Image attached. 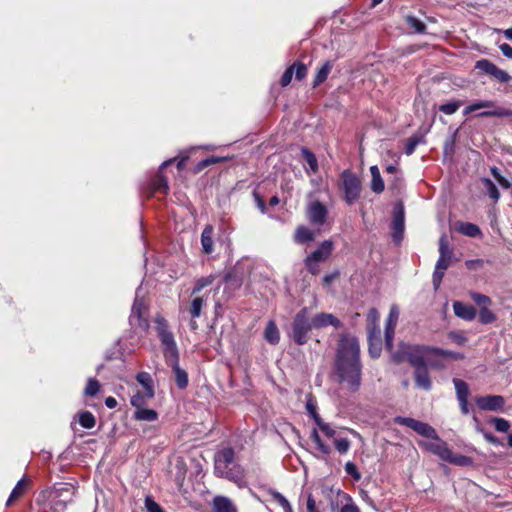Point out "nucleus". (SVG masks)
Returning a JSON list of instances; mask_svg holds the SVG:
<instances>
[{
    "label": "nucleus",
    "mask_w": 512,
    "mask_h": 512,
    "mask_svg": "<svg viewBox=\"0 0 512 512\" xmlns=\"http://www.w3.org/2000/svg\"><path fill=\"white\" fill-rule=\"evenodd\" d=\"M344 469H345V472L348 475H350L354 480L359 481L361 479V474L353 462H351V461L346 462Z\"/></svg>",
    "instance_id": "13d9d810"
},
{
    "label": "nucleus",
    "mask_w": 512,
    "mask_h": 512,
    "mask_svg": "<svg viewBox=\"0 0 512 512\" xmlns=\"http://www.w3.org/2000/svg\"><path fill=\"white\" fill-rule=\"evenodd\" d=\"M405 23L406 25L413 30L414 33L417 34H425L427 27L426 25L418 19L416 16L413 15H407L405 17Z\"/></svg>",
    "instance_id": "72a5a7b5"
},
{
    "label": "nucleus",
    "mask_w": 512,
    "mask_h": 512,
    "mask_svg": "<svg viewBox=\"0 0 512 512\" xmlns=\"http://www.w3.org/2000/svg\"><path fill=\"white\" fill-rule=\"evenodd\" d=\"M213 280H214L213 276L200 278L199 280H197L196 285L193 288L192 294L194 295V294L199 293L203 288L211 285L213 283Z\"/></svg>",
    "instance_id": "864d4df0"
},
{
    "label": "nucleus",
    "mask_w": 512,
    "mask_h": 512,
    "mask_svg": "<svg viewBox=\"0 0 512 512\" xmlns=\"http://www.w3.org/2000/svg\"><path fill=\"white\" fill-rule=\"evenodd\" d=\"M213 234V226L210 224L206 225L201 233V245L204 254L209 255L214 251Z\"/></svg>",
    "instance_id": "b1692460"
},
{
    "label": "nucleus",
    "mask_w": 512,
    "mask_h": 512,
    "mask_svg": "<svg viewBox=\"0 0 512 512\" xmlns=\"http://www.w3.org/2000/svg\"><path fill=\"white\" fill-rule=\"evenodd\" d=\"M432 441H421L419 445L426 451L438 456L441 460L446 461L450 448L447 443L437 434V438H431Z\"/></svg>",
    "instance_id": "ddd939ff"
},
{
    "label": "nucleus",
    "mask_w": 512,
    "mask_h": 512,
    "mask_svg": "<svg viewBox=\"0 0 512 512\" xmlns=\"http://www.w3.org/2000/svg\"><path fill=\"white\" fill-rule=\"evenodd\" d=\"M174 160L175 159H169L161 164L158 173L153 177L151 181L152 193H159L163 195L168 194L170 188L167 178L162 174V170L174 163Z\"/></svg>",
    "instance_id": "2eb2a0df"
},
{
    "label": "nucleus",
    "mask_w": 512,
    "mask_h": 512,
    "mask_svg": "<svg viewBox=\"0 0 512 512\" xmlns=\"http://www.w3.org/2000/svg\"><path fill=\"white\" fill-rule=\"evenodd\" d=\"M215 474L234 482L238 487L246 486L242 468L235 462V452L231 447H226L215 454Z\"/></svg>",
    "instance_id": "7ed1b4c3"
},
{
    "label": "nucleus",
    "mask_w": 512,
    "mask_h": 512,
    "mask_svg": "<svg viewBox=\"0 0 512 512\" xmlns=\"http://www.w3.org/2000/svg\"><path fill=\"white\" fill-rule=\"evenodd\" d=\"M316 425L327 437H334L336 434V431L328 423H325L321 417H317Z\"/></svg>",
    "instance_id": "5fc2aeb1"
},
{
    "label": "nucleus",
    "mask_w": 512,
    "mask_h": 512,
    "mask_svg": "<svg viewBox=\"0 0 512 512\" xmlns=\"http://www.w3.org/2000/svg\"><path fill=\"white\" fill-rule=\"evenodd\" d=\"M333 251V242L331 240H325L321 242L318 248L313 251L308 257L311 260H315L317 262L326 261Z\"/></svg>",
    "instance_id": "412c9836"
},
{
    "label": "nucleus",
    "mask_w": 512,
    "mask_h": 512,
    "mask_svg": "<svg viewBox=\"0 0 512 512\" xmlns=\"http://www.w3.org/2000/svg\"><path fill=\"white\" fill-rule=\"evenodd\" d=\"M269 494L271 495L272 499L276 501L282 508H289L290 502L280 492L271 489Z\"/></svg>",
    "instance_id": "4d7b16f0"
},
{
    "label": "nucleus",
    "mask_w": 512,
    "mask_h": 512,
    "mask_svg": "<svg viewBox=\"0 0 512 512\" xmlns=\"http://www.w3.org/2000/svg\"><path fill=\"white\" fill-rule=\"evenodd\" d=\"M152 398L153 397H148L146 395V392L137 391L134 395H132L130 403L135 408V410H138L140 408L145 407L147 402Z\"/></svg>",
    "instance_id": "ea45409f"
},
{
    "label": "nucleus",
    "mask_w": 512,
    "mask_h": 512,
    "mask_svg": "<svg viewBox=\"0 0 512 512\" xmlns=\"http://www.w3.org/2000/svg\"><path fill=\"white\" fill-rule=\"evenodd\" d=\"M306 216L312 225L322 226L327 221L328 209L322 202L315 200L308 204Z\"/></svg>",
    "instance_id": "9b49d317"
},
{
    "label": "nucleus",
    "mask_w": 512,
    "mask_h": 512,
    "mask_svg": "<svg viewBox=\"0 0 512 512\" xmlns=\"http://www.w3.org/2000/svg\"><path fill=\"white\" fill-rule=\"evenodd\" d=\"M25 487H26V484H25V481L24 479H21L18 481V483L16 484V486L13 488L7 502H6V506H10L11 503L21 497L24 493V490H25Z\"/></svg>",
    "instance_id": "79ce46f5"
},
{
    "label": "nucleus",
    "mask_w": 512,
    "mask_h": 512,
    "mask_svg": "<svg viewBox=\"0 0 512 512\" xmlns=\"http://www.w3.org/2000/svg\"><path fill=\"white\" fill-rule=\"evenodd\" d=\"M458 401L468 400L470 392L467 383L461 379H453Z\"/></svg>",
    "instance_id": "c9c22d12"
},
{
    "label": "nucleus",
    "mask_w": 512,
    "mask_h": 512,
    "mask_svg": "<svg viewBox=\"0 0 512 512\" xmlns=\"http://www.w3.org/2000/svg\"><path fill=\"white\" fill-rule=\"evenodd\" d=\"M422 142H424V136L422 134H413L405 142V154L408 156L412 155L416 147Z\"/></svg>",
    "instance_id": "4c0bfd02"
},
{
    "label": "nucleus",
    "mask_w": 512,
    "mask_h": 512,
    "mask_svg": "<svg viewBox=\"0 0 512 512\" xmlns=\"http://www.w3.org/2000/svg\"><path fill=\"white\" fill-rule=\"evenodd\" d=\"M475 69L493 77L500 83H508L512 79V77L506 71L500 69L488 59L478 60L475 63Z\"/></svg>",
    "instance_id": "1a4fd4ad"
},
{
    "label": "nucleus",
    "mask_w": 512,
    "mask_h": 512,
    "mask_svg": "<svg viewBox=\"0 0 512 512\" xmlns=\"http://www.w3.org/2000/svg\"><path fill=\"white\" fill-rule=\"evenodd\" d=\"M446 462H448L450 464L457 465V466L466 467V466L472 465L473 460L469 456H465L462 454H455L452 452V450H450L449 455L446 459Z\"/></svg>",
    "instance_id": "f704fd0d"
},
{
    "label": "nucleus",
    "mask_w": 512,
    "mask_h": 512,
    "mask_svg": "<svg viewBox=\"0 0 512 512\" xmlns=\"http://www.w3.org/2000/svg\"><path fill=\"white\" fill-rule=\"evenodd\" d=\"M341 189L344 192V201L348 205L355 203L361 195L362 184L359 177L350 169H345L341 175Z\"/></svg>",
    "instance_id": "20e7f679"
},
{
    "label": "nucleus",
    "mask_w": 512,
    "mask_h": 512,
    "mask_svg": "<svg viewBox=\"0 0 512 512\" xmlns=\"http://www.w3.org/2000/svg\"><path fill=\"white\" fill-rule=\"evenodd\" d=\"M471 298L480 309L482 307H489L491 305V299L484 294L472 292Z\"/></svg>",
    "instance_id": "8fccbe9b"
},
{
    "label": "nucleus",
    "mask_w": 512,
    "mask_h": 512,
    "mask_svg": "<svg viewBox=\"0 0 512 512\" xmlns=\"http://www.w3.org/2000/svg\"><path fill=\"white\" fill-rule=\"evenodd\" d=\"M224 283L229 289L236 290L242 285L243 277L237 269H233L225 274Z\"/></svg>",
    "instance_id": "7c9ffc66"
},
{
    "label": "nucleus",
    "mask_w": 512,
    "mask_h": 512,
    "mask_svg": "<svg viewBox=\"0 0 512 512\" xmlns=\"http://www.w3.org/2000/svg\"><path fill=\"white\" fill-rule=\"evenodd\" d=\"M304 264L307 271L312 275H317L320 271L318 262L311 260L308 256L304 259Z\"/></svg>",
    "instance_id": "e2e57ef3"
},
{
    "label": "nucleus",
    "mask_w": 512,
    "mask_h": 512,
    "mask_svg": "<svg viewBox=\"0 0 512 512\" xmlns=\"http://www.w3.org/2000/svg\"><path fill=\"white\" fill-rule=\"evenodd\" d=\"M439 259L437 260V269H448L451 263L453 252L449 248L446 236L443 235L439 240Z\"/></svg>",
    "instance_id": "f3484780"
},
{
    "label": "nucleus",
    "mask_w": 512,
    "mask_h": 512,
    "mask_svg": "<svg viewBox=\"0 0 512 512\" xmlns=\"http://www.w3.org/2000/svg\"><path fill=\"white\" fill-rule=\"evenodd\" d=\"M333 69V62L332 61H325L322 66L317 70L314 79H313V88H316L320 86L322 83H324L329 74L331 73Z\"/></svg>",
    "instance_id": "a878e982"
},
{
    "label": "nucleus",
    "mask_w": 512,
    "mask_h": 512,
    "mask_svg": "<svg viewBox=\"0 0 512 512\" xmlns=\"http://www.w3.org/2000/svg\"><path fill=\"white\" fill-rule=\"evenodd\" d=\"M95 417L89 411L81 412L79 415V424L86 429H91L95 426Z\"/></svg>",
    "instance_id": "37998d69"
},
{
    "label": "nucleus",
    "mask_w": 512,
    "mask_h": 512,
    "mask_svg": "<svg viewBox=\"0 0 512 512\" xmlns=\"http://www.w3.org/2000/svg\"><path fill=\"white\" fill-rule=\"evenodd\" d=\"M166 363L172 368L177 387L185 389L188 386L189 379L187 372L179 366V358L167 360Z\"/></svg>",
    "instance_id": "aec40b11"
},
{
    "label": "nucleus",
    "mask_w": 512,
    "mask_h": 512,
    "mask_svg": "<svg viewBox=\"0 0 512 512\" xmlns=\"http://www.w3.org/2000/svg\"><path fill=\"white\" fill-rule=\"evenodd\" d=\"M100 390L99 382L94 378H89L87 381V385L84 389V394L89 397H93L97 395Z\"/></svg>",
    "instance_id": "49530a36"
},
{
    "label": "nucleus",
    "mask_w": 512,
    "mask_h": 512,
    "mask_svg": "<svg viewBox=\"0 0 512 512\" xmlns=\"http://www.w3.org/2000/svg\"><path fill=\"white\" fill-rule=\"evenodd\" d=\"M265 339L270 344H277L280 340L279 330L275 325V322H268L265 329Z\"/></svg>",
    "instance_id": "58836bf2"
},
{
    "label": "nucleus",
    "mask_w": 512,
    "mask_h": 512,
    "mask_svg": "<svg viewBox=\"0 0 512 512\" xmlns=\"http://www.w3.org/2000/svg\"><path fill=\"white\" fill-rule=\"evenodd\" d=\"M396 323L397 322H387L385 327V346L387 350H389L391 353L393 348V339L395 335V329H396Z\"/></svg>",
    "instance_id": "a19ab883"
},
{
    "label": "nucleus",
    "mask_w": 512,
    "mask_h": 512,
    "mask_svg": "<svg viewBox=\"0 0 512 512\" xmlns=\"http://www.w3.org/2000/svg\"><path fill=\"white\" fill-rule=\"evenodd\" d=\"M428 367H430V365L420 366L415 368L414 371L415 386L425 391H430L432 388Z\"/></svg>",
    "instance_id": "6ab92c4d"
},
{
    "label": "nucleus",
    "mask_w": 512,
    "mask_h": 512,
    "mask_svg": "<svg viewBox=\"0 0 512 512\" xmlns=\"http://www.w3.org/2000/svg\"><path fill=\"white\" fill-rule=\"evenodd\" d=\"M433 346L410 345L401 343L399 348L392 352V360L395 363L407 361L415 368L430 365L432 368L440 369L443 367L441 363L431 360L433 355Z\"/></svg>",
    "instance_id": "f03ea898"
},
{
    "label": "nucleus",
    "mask_w": 512,
    "mask_h": 512,
    "mask_svg": "<svg viewBox=\"0 0 512 512\" xmlns=\"http://www.w3.org/2000/svg\"><path fill=\"white\" fill-rule=\"evenodd\" d=\"M457 231L468 237H481L482 232L479 226L470 222H459L457 224Z\"/></svg>",
    "instance_id": "c85d7f7f"
},
{
    "label": "nucleus",
    "mask_w": 512,
    "mask_h": 512,
    "mask_svg": "<svg viewBox=\"0 0 512 512\" xmlns=\"http://www.w3.org/2000/svg\"><path fill=\"white\" fill-rule=\"evenodd\" d=\"M405 230V211L402 202H398L393 211L392 220V239L396 244H399L403 239Z\"/></svg>",
    "instance_id": "9d476101"
},
{
    "label": "nucleus",
    "mask_w": 512,
    "mask_h": 512,
    "mask_svg": "<svg viewBox=\"0 0 512 512\" xmlns=\"http://www.w3.org/2000/svg\"><path fill=\"white\" fill-rule=\"evenodd\" d=\"M203 307V298L202 297H195L192 299L189 312L193 318L199 317L201 310Z\"/></svg>",
    "instance_id": "a18cd8bd"
},
{
    "label": "nucleus",
    "mask_w": 512,
    "mask_h": 512,
    "mask_svg": "<svg viewBox=\"0 0 512 512\" xmlns=\"http://www.w3.org/2000/svg\"><path fill=\"white\" fill-rule=\"evenodd\" d=\"M212 508L214 512H237L232 501L225 496H216L212 501Z\"/></svg>",
    "instance_id": "393cba45"
},
{
    "label": "nucleus",
    "mask_w": 512,
    "mask_h": 512,
    "mask_svg": "<svg viewBox=\"0 0 512 512\" xmlns=\"http://www.w3.org/2000/svg\"><path fill=\"white\" fill-rule=\"evenodd\" d=\"M334 445L339 453L345 454L350 449L351 443L347 438H339L334 440Z\"/></svg>",
    "instance_id": "6e6d98bb"
},
{
    "label": "nucleus",
    "mask_w": 512,
    "mask_h": 512,
    "mask_svg": "<svg viewBox=\"0 0 512 512\" xmlns=\"http://www.w3.org/2000/svg\"><path fill=\"white\" fill-rule=\"evenodd\" d=\"M368 341L382 342L381 328L376 325V322H371L368 326Z\"/></svg>",
    "instance_id": "de8ad7c7"
},
{
    "label": "nucleus",
    "mask_w": 512,
    "mask_h": 512,
    "mask_svg": "<svg viewBox=\"0 0 512 512\" xmlns=\"http://www.w3.org/2000/svg\"><path fill=\"white\" fill-rule=\"evenodd\" d=\"M491 422L494 424V427L498 432L506 433L510 429L509 421L504 418L494 417L491 419Z\"/></svg>",
    "instance_id": "603ef678"
},
{
    "label": "nucleus",
    "mask_w": 512,
    "mask_h": 512,
    "mask_svg": "<svg viewBox=\"0 0 512 512\" xmlns=\"http://www.w3.org/2000/svg\"><path fill=\"white\" fill-rule=\"evenodd\" d=\"M477 430L481 431L483 433V436L488 443L493 444L495 446L502 445V442L496 436H494L492 433L484 431L482 428H479V427H477Z\"/></svg>",
    "instance_id": "69168bd1"
},
{
    "label": "nucleus",
    "mask_w": 512,
    "mask_h": 512,
    "mask_svg": "<svg viewBox=\"0 0 512 512\" xmlns=\"http://www.w3.org/2000/svg\"><path fill=\"white\" fill-rule=\"evenodd\" d=\"M445 270L446 269H437V266H435V270H434L433 277H432V282H433L434 288L436 290L441 285V282H442L443 277H444Z\"/></svg>",
    "instance_id": "0e129e2a"
},
{
    "label": "nucleus",
    "mask_w": 512,
    "mask_h": 512,
    "mask_svg": "<svg viewBox=\"0 0 512 512\" xmlns=\"http://www.w3.org/2000/svg\"><path fill=\"white\" fill-rule=\"evenodd\" d=\"M461 105V101H451L440 105L439 110L446 115H452L457 112Z\"/></svg>",
    "instance_id": "3c124183"
},
{
    "label": "nucleus",
    "mask_w": 512,
    "mask_h": 512,
    "mask_svg": "<svg viewBox=\"0 0 512 512\" xmlns=\"http://www.w3.org/2000/svg\"><path fill=\"white\" fill-rule=\"evenodd\" d=\"M370 172H371V176H372L371 190L377 194L382 193L385 189V185H384V181L381 177L379 168L376 165L371 166Z\"/></svg>",
    "instance_id": "c756f323"
},
{
    "label": "nucleus",
    "mask_w": 512,
    "mask_h": 512,
    "mask_svg": "<svg viewBox=\"0 0 512 512\" xmlns=\"http://www.w3.org/2000/svg\"><path fill=\"white\" fill-rule=\"evenodd\" d=\"M476 405L483 411H502L505 405V398L501 395L479 396L475 399Z\"/></svg>",
    "instance_id": "4468645a"
},
{
    "label": "nucleus",
    "mask_w": 512,
    "mask_h": 512,
    "mask_svg": "<svg viewBox=\"0 0 512 512\" xmlns=\"http://www.w3.org/2000/svg\"><path fill=\"white\" fill-rule=\"evenodd\" d=\"M433 355L434 356L449 357V358H452V359H455V360H459V359H463L464 358V354H462V353L454 352V351H451V350H444V349H440V348H436V347H434Z\"/></svg>",
    "instance_id": "09e8293b"
},
{
    "label": "nucleus",
    "mask_w": 512,
    "mask_h": 512,
    "mask_svg": "<svg viewBox=\"0 0 512 512\" xmlns=\"http://www.w3.org/2000/svg\"><path fill=\"white\" fill-rule=\"evenodd\" d=\"M454 313L457 317L464 320H474L477 314L476 309L469 304H465L461 301H455L453 303Z\"/></svg>",
    "instance_id": "4be33fe9"
},
{
    "label": "nucleus",
    "mask_w": 512,
    "mask_h": 512,
    "mask_svg": "<svg viewBox=\"0 0 512 512\" xmlns=\"http://www.w3.org/2000/svg\"><path fill=\"white\" fill-rule=\"evenodd\" d=\"M335 370L341 382L351 392L359 390L361 385L362 363L358 339L350 334L341 336L336 352Z\"/></svg>",
    "instance_id": "f257e3e1"
},
{
    "label": "nucleus",
    "mask_w": 512,
    "mask_h": 512,
    "mask_svg": "<svg viewBox=\"0 0 512 512\" xmlns=\"http://www.w3.org/2000/svg\"><path fill=\"white\" fill-rule=\"evenodd\" d=\"M481 181H482V184L485 187L490 199L494 203H497L499 201L501 195H500V192H499L497 186L495 185V183L489 178H482Z\"/></svg>",
    "instance_id": "e433bc0d"
},
{
    "label": "nucleus",
    "mask_w": 512,
    "mask_h": 512,
    "mask_svg": "<svg viewBox=\"0 0 512 512\" xmlns=\"http://www.w3.org/2000/svg\"><path fill=\"white\" fill-rule=\"evenodd\" d=\"M254 201L256 203L257 208L260 210L262 214H265L267 212V206L263 199V197L260 195V193L257 190H254L252 192Z\"/></svg>",
    "instance_id": "680f3d73"
},
{
    "label": "nucleus",
    "mask_w": 512,
    "mask_h": 512,
    "mask_svg": "<svg viewBox=\"0 0 512 512\" xmlns=\"http://www.w3.org/2000/svg\"><path fill=\"white\" fill-rule=\"evenodd\" d=\"M316 238V233L310 228L299 225L295 229L293 240L297 244H305L314 241Z\"/></svg>",
    "instance_id": "5701e85b"
},
{
    "label": "nucleus",
    "mask_w": 512,
    "mask_h": 512,
    "mask_svg": "<svg viewBox=\"0 0 512 512\" xmlns=\"http://www.w3.org/2000/svg\"><path fill=\"white\" fill-rule=\"evenodd\" d=\"M156 330L163 348L165 361L179 358L178 347L167 322H157Z\"/></svg>",
    "instance_id": "423d86ee"
},
{
    "label": "nucleus",
    "mask_w": 512,
    "mask_h": 512,
    "mask_svg": "<svg viewBox=\"0 0 512 512\" xmlns=\"http://www.w3.org/2000/svg\"><path fill=\"white\" fill-rule=\"evenodd\" d=\"M149 313V301L146 297L140 296L136 293L132 309L130 320H147Z\"/></svg>",
    "instance_id": "dca6fc26"
},
{
    "label": "nucleus",
    "mask_w": 512,
    "mask_h": 512,
    "mask_svg": "<svg viewBox=\"0 0 512 512\" xmlns=\"http://www.w3.org/2000/svg\"><path fill=\"white\" fill-rule=\"evenodd\" d=\"M340 323L341 322H293L291 337L297 344L303 345L308 341V333L313 328H322L327 324H333L337 328Z\"/></svg>",
    "instance_id": "0eeeda50"
},
{
    "label": "nucleus",
    "mask_w": 512,
    "mask_h": 512,
    "mask_svg": "<svg viewBox=\"0 0 512 512\" xmlns=\"http://www.w3.org/2000/svg\"><path fill=\"white\" fill-rule=\"evenodd\" d=\"M448 337L458 345H463L466 342V337L462 332H450Z\"/></svg>",
    "instance_id": "338daca9"
},
{
    "label": "nucleus",
    "mask_w": 512,
    "mask_h": 512,
    "mask_svg": "<svg viewBox=\"0 0 512 512\" xmlns=\"http://www.w3.org/2000/svg\"><path fill=\"white\" fill-rule=\"evenodd\" d=\"M301 156L313 173H317L319 171L317 157L309 148L301 147Z\"/></svg>",
    "instance_id": "473e14b6"
},
{
    "label": "nucleus",
    "mask_w": 512,
    "mask_h": 512,
    "mask_svg": "<svg viewBox=\"0 0 512 512\" xmlns=\"http://www.w3.org/2000/svg\"><path fill=\"white\" fill-rule=\"evenodd\" d=\"M308 74V67L301 61H295L292 65L288 66L280 78V85L287 87L295 75L297 81H302Z\"/></svg>",
    "instance_id": "f8f14e48"
},
{
    "label": "nucleus",
    "mask_w": 512,
    "mask_h": 512,
    "mask_svg": "<svg viewBox=\"0 0 512 512\" xmlns=\"http://www.w3.org/2000/svg\"><path fill=\"white\" fill-rule=\"evenodd\" d=\"M482 108H493L492 110H485L476 115L478 118H488V117H512V110L496 106L495 102L490 100H479L468 106H466L463 110V115L467 116L470 113L477 111Z\"/></svg>",
    "instance_id": "39448f33"
},
{
    "label": "nucleus",
    "mask_w": 512,
    "mask_h": 512,
    "mask_svg": "<svg viewBox=\"0 0 512 512\" xmlns=\"http://www.w3.org/2000/svg\"><path fill=\"white\" fill-rule=\"evenodd\" d=\"M64 492L69 493L68 488H55L53 492L50 493L51 503L49 510L46 512H64L66 509V504L69 499L64 498L61 499Z\"/></svg>",
    "instance_id": "a211bd4d"
},
{
    "label": "nucleus",
    "mask_w": 512,
    "mask_h": 512,
    "mask_svg": "<svg viewBox=\"0 0 512 512\" xmlns=\"http://www.w3.org/2000/svg\"><path fill=\"white\" fill-rule=\"evenodd\" d=\"M145 508L147 512H165L162 507L150 496L145 498Z\"/></svg>",
    "instance_id": "bf43d9fd"
},
{
    "label": "nucleus",
    "mask_w": 512,
    "mask_h": 512,
    "mask_svg": "<svg viewBox=\"0 0 512 512\" xmlns=\"http://www.w3.org/2000/svg\"><path fill=\"white\" fill-rule=\"evenodd\" d=\"M369 344V354L372 358H377L381 354L382 350V342L376 341H368Z\"/></svg>",
    "instance_id": "052dcab7"
},
{
    "label": "nucleus",
    "mask_w": 512,
    "mask_h": 512,
    "mask_svg": "<svg viewBox=\"0 0 512 512\" xmlns=\"http://www.w3.org/2000/svg\"><path fill=\"white\" fill-rule=\"evenodd\" d=\"M133 418L137 421L152 422L158 419V413L153 409L143 407L135 410Z\"/></svg>",
    "instance_id": "2f4dec72"
},
{
    "label": "nucleus",
    "mask_w": 512,
    "mask_h": 512,
    "mask_svg": "<svg viewBox=\"0 0 512 512\" xmlns=\"http://www.w3.org/2000/svg\"><path fill=\"white\" fill-rule=\"evenodd\" d=\"M394 422L398 425L406 426L419 435L428 439L437 438L436 430L429 424L410 417L396 416Z\"/></svg>",
    "instance_id": "6e6552de"
},
{
    "label": "nucleus",
    "mask_w": 512,
    "mask_h": 512,
    "mask_svg": "<svg viewBox=\"0 0 512 512\" xmlns=\"http://www.w3.org/2000/svg\"><path fill=\"white\" fill-rule=\"evenodd\" d=\"M311 439L313 440V442L316 444V447L318 448V450L325 454V455H328L330 454L331 452V449L328 445H326L320 438V435L318 433V431L316 429H313L312 432H311Z\"/></svg>",
    "instance_id": "c03bdc74"
},
{
    "label": "nucleus",
    "mask_w": 512,
    "mask_h": 512,
    "mask_svg": "<svg viewBox=\"0 0 512 512\" xmlns=\"http://www.w3.org/2000/svg\"><path fill=\"white\" fill-rule=\"evenodd\" d=\"M479 320H495V315L489 307H482L479 311Z\"/></svg>",
    "instance_id": "774afa93"
},
{
    "label": "nucleus",
    "mask_w": 512,
    "mask_h": 512,
    "mask_svg": "<svg viewBox=\"0 0 512 512\" xmlns=\"http://www.w3.org/2000/svg\"><path fill=\"white\" fill-rule=\"evenodd\" d=\"M136 380L143 387L144 392H146V395L148 397H154L155 391H154L153 379L148 372H139L136 375Z\"/></svg>",
    "instance_id": "cd10ccee"
},
{
    "label": "nucleus",
    "mask_w": 512,
    "mask_h": 512,
    "mask_svg": "<svg viewBox=\"0 0 512 512\" xmlns=\"http://www.w3.org/2000/svg\"><path fill=\"white\" fill-rule=\"evenodd\" d=\"M232 159V157H221V156H209L201 161H199L193 168V173L194 174H198L200 173L201 171H203L205 168L211 166V165H214V164H218V163H222V162H226L228 160Z\"/></svg>",
    "instance_id": "bb28decb"
}]
</instances>
